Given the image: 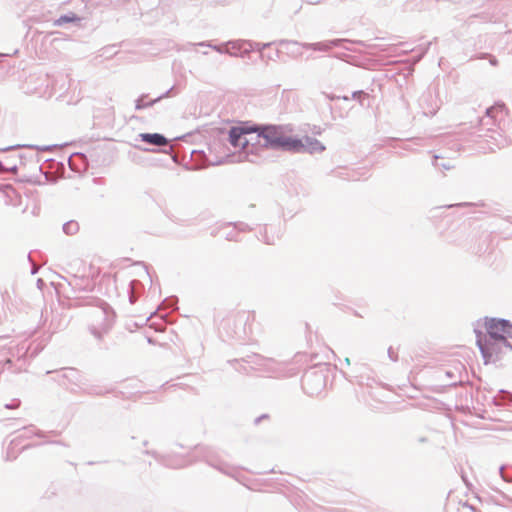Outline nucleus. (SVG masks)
I'll use <instances>...</instances> for the list:
<instances>
[{
    "label": "nucleus",
    "instance_id": "f257e3e1",
    "mask_svg": "<svg viewBox=\"0 0 512 512\" xmlns=\"http://www.w3.org/2000/svg\"><path fill=\"white\" fill-rule=\"evenodd\" d=\"M229 139L234 147H241L248 153L252 152L248 147L250 142L261 144L262 140L265 147L282 148L294 152L306 149L305 144L301 140L292 138L284 128L277 126H267L260 131L244 127H233L229 132Z\"/></svg>",
    "mask_w": 512,
    "mask_h": 512
},
{
    "label": "nucleus",
    "instance_id": "f03ea898",
    "mask_svg": "<svg viewBox=\"0 0 512 512\" xmlns=\"http://www.w3.org/2000/svg\"><path fill=\"white\" fill-rule=\"evenodd\" d=\"M485 329L488 338L500 341V345H504L506 350H512V345L507 341V337H512V324L503 319H486Z\"/></svg>",
    "mask_w": 512,
    "mask_h": 512
},
{
    "label": "nucleus",
    "instance_id": "7ed1b4c3",
    "mask_svg": "<svg viewBox=\"0 0 512 512\" xmlns=\"http://www.w3.org/2000/svg\"><path fill=\"white\" fill-rule=\"evenodd\" d=\"M477 345L484 357L485 364L496 362L502 358L504 354L511 350H506L504 345H500V341L482 337V333L477 334Z\"/></svg>",
    "mask_w": 512,
    "mask_h": 512
},
{
    "label": "nucleus",
    "instance_id": "20e7f679",
    "mask_svg": "<svg viewBox=\"0 0 512 512\" xmlns=\"http://www.w3.org/2000/svg\"><path fill=\"white\" fill-rule=\"evenodd\" d=\"M140 138L142 141L155 146H164L167 144V139L158 133H142L140 134Z\"/></svg>",
    "mask_w": 512,
    "mask_h": 512
},
{
    "label": "nucleus",
    "instance_id": "39448f33",
    "mask_svg": "<svg viewBox=\"0 0 512 512\" xmlns=\"http://www.w3.org/2000/svg\"><path fill=\"white\" fill-rule=\"evenodd\" d=\"M78 21H80V18H78L75 14H72L71 16H62L57 20L59 24Z\"/></svg>",
    "mask_w": 512,
    "mask_h": 512
},
{
    "label": "nucleus",
    "instance_id": "423d86ee",
    "mask_svg": "<svg viewBox=\"0 0 512 512\" xmlns=\"http://www.w3.org/2000/svg\"><path fill=\"white\" fill-rule=\"evenodd\" d=\"M307 149L310 152H315V151H323L324 147L318 141L315 140L313 142H309Z\"/></svg>",
    "mask_w": 512,
    "mask_h": 512
},
{
    "label": "nucleus",
    "instance_id": "0eeeda50",
    "mask_svg": "<svg viewBox=\"0 0 512 512\" xmlns=\"http://www.w3.org/2000/svg\"><path fill=\"white\" fill-rule=\"evenodd\" d=\"M77 225L75 223H69L66 225V228L69 230H72V227H76Z\"/></svg>",
    "mask_w": 512,
    "mask_h": 512
},
{
    "label": "nucleus",
    "instance_id": "6e6552de",
    "mask_svg": "<svg viewBox=\"0 0 512 512\" xmlns=\"http://www.w3.org/2000/svg\"><path fill=\"white\" fill-rule=\"evenodd\" d=\"M77 225L75 223H69L66 225V228L69 230H72V227H76Z\"/></svg>",
    "mask_w": 512,
    "mask_h": 512
}]
</instances>
